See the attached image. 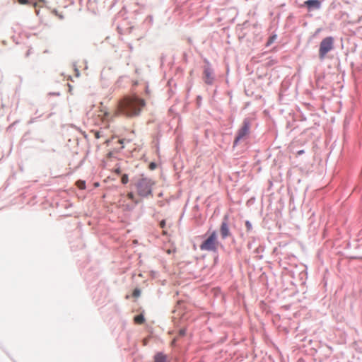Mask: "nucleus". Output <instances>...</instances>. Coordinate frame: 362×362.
<instances>
[{
    "label": "nucleus",
    "instance_id": "obj_4",
    "mask_svg": "<svg viewBox=\"0 0 362 362\" xmlns=\"http://www.w3.org/2000/svg\"><path fill=\"white\" fill-rule=\"evenodd\" d=\"M334 41V37L331 36L327 37L321 41L319 48V57L320 59H324L326 54L333 49Z\"/></svg>",
    "mask_w": 362,
    "mask_h": 362
},
{
    "label": "nucleus",
    "instance_id": "obj_5",
    "mask_svg": "<svg viewBox=\"0 0 362 362\" xmlns=\"http://www.w3.org/2000/svg\"><path fill=\"white\" fill-rule=\"evenodd\" d=\"M250 129V123L248 119H245L243 122V125L241 128L238 130L237 136L234 141V144L236 145L237 143L243 139L245 136H246L249 132Z\"/></svg>",
    "mask_w": 362,
    "mask_h": 362
},
{
    "label": "nucleus",
    "instance_id": "obj_7",
    "mask_svg": "<svg viewBox=\"0 0 362 362\" xmlns=\"http://www.w3.org/2000/svg\"><path fill=\"white\" fill-rule=\"evenodd\" d=\"M309 11L315 8L319 9L321 7V2L319 0H307L304 2Z\"/></svg>",
    "mask_w": 362,
    "mask_h": 362
},
{
    "label": "nucleus",
    "instance_id": "obj_21",
    "mask_svg": "<svg viewBox=\"0 0 362 362\" xmlns=\"http://www.w3.org/2000/svg\"><path fill=\"white\" fill-rule=\"evenodd\" d=\"M155 168H156V164H155V163H151L150 164V168H151V170H153V169H154Z\"/></svg>",
    "mask_w": 362,
    "mask_h": 362
},
{
    "label": "nucleus",
    "instance_id": "obj_23",
    "mask_svg": "<svg viewBox=\"0 0 362 362\" xmlns=\"http://www.w3.org/2000/svg\"><path fill=\"white\" fill-rule=\"evenodd\" d=\"M115 173H117V174L120 173V170L119 169H117L115 170Z\"/></svg>",
    "mask_w": 362,
    "mask_h": 362
},
{
    "label": "nucleus",
    "instance_id": "obj_11",
    "mask_svg": "<svg viewBox=\"0 0 362 362\" xmlns=\"http://www.w3.org/2000/svg\"><path fill=\"white\" fill-rule=\"evenodd\" d=\"M76 185L81 189H84L86 188V182H85V181L78 180V181L76 182Z\"/></svg>",
    "mask_w": 362,
    "mask_h": 362
},
{
    "label": "nucleus",
    "instance_id": "obj_19",
    "mask_svg": "<svg viewBox=\"0 0 362 362\" xmlns=\"http://www.w3.org/2000/svg\"><path fill=\"white\" fill-rule=\"evenodd\" d=\"M94 135H95V137L96 139H99V138L100 137V132H95V134H94Z\"/></svg>",
    "mask_w": 362,
    "mask_h": 362
},
{
    "label": "nucleus",
    "instance_id": "obj_15",
    "mask_svg": "<svg viewBox=\"0 0 362 362\" xmlns=\"http://www.w3.org/2000/svg\"><path fill=\"white\" fill-rule=\"evenodd\" d=\"M140 293H141V291L138 288H136L134 290L133 293H132V296L135 298H137L140 296Z\"/></svg>",
    "mask_w": 362,
    "mask_h": 362
},
{
    "label": "nucleus",
    "instance_id": "obj_17",
    "mask_svg": "<svg viewBox=\"0 0 362 362\" xmlns=\"http://www.w3.org/2000/svg\"><path fill=\"white\" fill-rule=\"evenodd\" d=\"M18 2L20 4H28L29 3V0H18Z\"/></svg>",
    "mask_w": 362,
    "mask_h": 362
},
{
    "label": "nucleus",
    "instance_id": "obj_16",
    "mask_svg": "<svg viewBox=\"0 0 362 362\" xmlns=\"http://www.w3.org/2000/svg\"><path fill=\"white\" fill-rule=\"evenodd\" d=\"M245 226H246V228H247V230H250L252 229V224L250 223V221H247L245 222Z\"/></svg>",
    "mask_w": 362,
    "mask_h": 362
},
{
    "label": "nucleus",
    "instance_id": "obj_2",
    "mask_svg": "<svg viewBox=\"0 0 362 362\" xmlns=\"http://www.w3.org/2000/svg\"><path fill=\"white\" fill-rule=\"evenodd\" d=\"M154 185V181L151 178H140L136 184L138 194L144 197L152 195V188Z\"/></svg>",
    "mask_w": 362,
    "mask_h": 362
},
{
    "label": "nucleus",
    "instance_id": "obj_14",
    "mask_svg": "<svg viewBox=\"0 0 362 362\" xmlns=\"http://www.w3.org/2000/svg\"><path fill=\"white\" fill-rule=\"evenodd\" d=\"M276 35H273V36L270 37L269 39L268 40L267 42V45L269 46L272 43H273L274 41L276 40Z\"/></svg>",
    "mask_w": 362,
    "mask_h": 362
},
{
    "label": "nucleus",
    "instance_id": "obj_10",
    "mask_svg": "<svg viewBox=\"0 0 362 362\" xmlns=\"http://www.w3.org/2000/svg\"><path fill=\"white\" fill-rule=\"evenodd\" d=\"M136 324L141 325L145 322V318L142 314L138 315L134 317Z\"/></svg>",
    "mask_w": 362,
    "mask_h": 362
},
{
    "label": "nucleus",
    "instance_id": "obj_20",
    "mask_svg": "<svg viewBox=\"0 0 362 362\" xmlns=\"http://www.w3.org/2000/svg\"><path fill=\"white\" fill-rule=\"evenodd\" d=\"M304 153V150H300L297 152V156H300Z\"/></svg>",
    "mask_w": 362,
    "mask_h": 362
},
{
    "label": "nucleus",
    "instance_id": "obj_6",
    "mask_svg": "<svg viewBox=\"0 0 362 362\" xmlns=\"http://www.w3.org/2000/svg\"><path fill=\"white\" fill-rule=\"evenodd\" d=\"M224 220L225 221L222 222V223L221 225V228H220L221 235V237L223 239L230 236V235L228 225L226 222V220H227L226 216L224 218Z\"/></svg>",
    "mask_w": 362,
    "mask_h": 362
},
{
    "label": "nucleus",
    "instance_id": "obj_3",
    "mask_svg": "<svg viewBox=\"0 0 362 362\" xmlns=\"http://www.w3.org/2000/svg\"><path fill=\"white\" fill-rule=\"evenodd\" d=\"M219 245L216 231H213L210 235L200 245L202 251L216 252Z\"/></svg>",
    "mask_w": 362,
    "mask_h": 362
},
{
    "label": "nucleus",
    "instance_id": "obj_8",
    "mask_svg": "<svg viewBox=\"0 0 362 362\" xmlns=\"http://www.w3.org/2000/svg\"><path fill=\"white\" fill-rule=\"evenodd\" d=\"M204 80L205 83L211 84L214 81L212 71L209 67H206L204 71Z\"/></svg>",
    "mask_w": 362,
    "mask_h": 362
},
{
    "label": "nucleus",
    "instance_id": "obj_25",
    "mask_svg": "<svg viewBox=\"0 0 362 362\" xmlns=\"http://www.w3.org/2000/svg\"><path fill=\"white\" fill-rule=\"evenodd\" d=\"M40 2L45 3V0H39Z\"/></svg>",
    "mask_w": 362,
    "mask_h": 362
},
{
    "label": "nucleus",
    "instance_id": "obj_13",
    "mask_svg": "<svg viewBox=\"0 0 362 362\" xmlns=\"http://www.w3.org/2000/svg\"><path fill=\"white\" fill-rule=\"evenodd\" d=\"M121 182L123 184H127L129 182V177H128V175L127 174H124L122 176Z\"/></svg>",
    "mask_w": 362,
    "mask_h": 362
},
{
    "label": "nucleus",
    "instance_id": "obj_1",
    "mask_svg": "<svg viewBox=\"0 0 362 362\" xmlns=\"http://www.w3.org/2000/svg\"><path fill=\"white\" fill-rule=\"evenodd\" d=\"M145 105V100L137 95H127L118 101L114 111L104 112L102 119L111 122L120 115L127 118L135 117L140 115Z\"/></svg>",
    "mask_w": 362,
    "mask_h": 362
},
{
    "label": "nucleus",
    "instance_id": "obj_18",
    "mask_svg": "<svg viewBox=\"0 0 362 362\" xmlns=\"http://www.w3.org/2000/svg\"><path fill=\"white\" fill-rule=\"evenodd\" d=\"M160 228H163L165 226V220H162L160 222Z\"/></svg>",
    "mask_w": 362,
    "mask_h": 362
},
{
    "label": "nucleus",
    "instance_id": "obj_9",
    "mask_svg": "<svg viewBox=\"0 0 362 362\" xmlns=\"http://www.w3.org/2000/svg\"><path fill=\"white\" fill-rule=\"evenodd\" d=\"M154 362H169L166 355L163 353H158L154 356Z\"/></svg>",
    "mask_w": 362,
    "mask_h": 362
},
{
    "label": "nucleus",
    "instance_id": "obj_22",
    "mask_svg": "<svg viewBox=\"0 0 362 362\" xmlns=\"http://www.w3.org/2000/svg\"><path fill=\"white\" fill-rule=\"evenodd\" d=\"M185 330H180V334L181 335H184V334H185Z\"/></svg>",
    "mask_w": 362,
    "mask_h": 362
},
{
    "label": "nucleus",
    "instance_id": "obj_12",
    "mask_svg": "<svg viewBox=\"0 0 362 362\" xmlns=\"http://www.w3.org/2000/svg\"><path fill=\"white\" fill-rule=\"evenodd\" d=\"M127 197H128V199L132 200L135 204L139 203V201L134 199V195L132 192H129L127 194Z\"/></svg>",
    "mask_w": 362,
    "mask_h": 362
},
{
    "label": "nucleus",
    "instance_id": "obj_24",
    "mask_svg": "<svg viewBox=\"0 0 362 362\" xmlns=\"http://www.w3.org/2000/svg\"><path fill=\"white\" fill-rule=\"evenodd\" d=\"M37 2H34V3H33V6H34V7H37Z\"/></svg>",
    "mask_w": 362,
    "mask_h": 362
}]
</instances>
